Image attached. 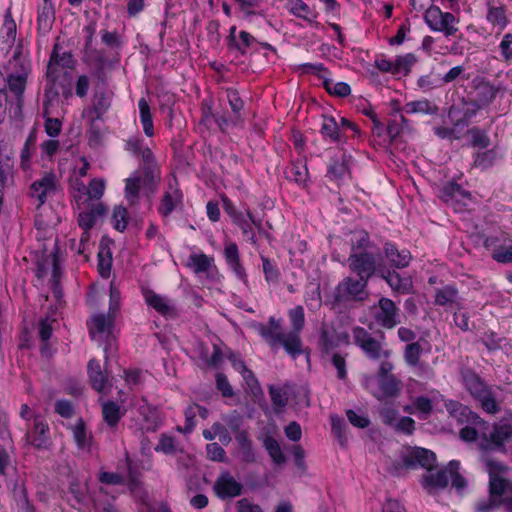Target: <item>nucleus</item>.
<instances>
[{"instance_id": "nucleus-1", "label": "nucleus", "mask_w": 512, "mask_h": 512, "mask_svg": "<svg viewBox=\"0 0 512 512\" xmlns=\"http://www.w3.org/2000/svg\"><path fill=\"white\" fill-rule=\"evenodd\" d=\"M368 280L347 276L335 287L332 297L334 304H346L351 302H363L368 298Z\"/></svg>"}, {"instance_id": "nucleus-2", "label": "nucleus", "mask_w": 512, "mask_h": 512, "mask_svg": "<svg viewBox=\"0 0 512 512\" xmlns=\"http://www.w3.org/2000/svg\"><path fill=\"white\" fill-rule=\"evenodd\" d=\"M464 384L470 395L480 404L483 411L496 414L500 407L492 390L475 373L464 375Z\"/></svg>"}, {"instance_id": "nucleus-3", "label": "nucleus", "mask_w": 512, "mask_h": 512, "mask_svg": "<svg viewBox=\"0 0 512 512\" xmlns=\"http://www.w3.org/2000/svg\"><path fill=\"white\" fill-rule=\"evenodd\" d=\"M288 316L292 330L287 333L286 353L293 359H296L303 353V343L301 331L305 325V314L302 306L297 305L288 311Z\"/></svg>"}, {"instance_id": "nucleus-4", "label": "nucleus", "mask_w": 512, "mask_h": 512, "mask_svg": "<svg viewBox=\"0 0 512 512\" xmlns=\"http://www.w3.org/2000/svg\"><path fill=\"white\" fill-rule=\"evenodd\" d=\"M353 338L355 344L362 349L369 359L378 360L390 357V351L384 349L385 336L383 333H381L377 339L374 338L365 328L358 326L353 329Z\"/></svg>"}, {"instance_id": "nucleus-5", "label": "nucleus", "mask_w": 512, "mask_h": 512, "mask_svg": "<svg viewBox=\"0 0 512 512\" xmlns=\"http://www.w3.org/2000/svg\"><path fill=\"white\" fill-rule=\"evenodd\" d=\"M424 20L434 32H442L445 36H452L457 31L458 20L450 12H443L439 7L431 5L426 9Z\"/></svg>"}, {"instance_id": "nucleus-6", "label": "nucleus", "mask_w": 512, "mask_h": 512, "mask_svg": "<svg viewBox=\"0 0 512 512\" xmlns=\"http://www.w3.org/2000/svg\"><path fill=\"white\" fill-rule=\"evenodd\" d=\"M253 327L272 350H278L280 347H283L286 351L287 333L282 331L281 319L271 316L268 319V323H255Z\"/></svg>"}, {"instance_id": "nucleus-7", "label": "nucleus", "mask_w": 512, "mask_h": 512, "mask_svg": "<svg viewBox=\"0 0 512 512\" xmlns=\"http://www.w3.org/2000/svg\"><path fill=\"white\" fill-rule=\"evenodd\" d=\"M348 265L350 270L358 277L364 278L369 281L372 275L376 272L377 258L374 251L350 253L348 257Z\"/></svg>"}, {"instance_id": "nucleus-8", "label": "nucleus", "mask_w": 512, "mask_h": 512, "mask_svg": "<svg viewBox=\"0 0 512 512\" xmlns=\"http://www.w3.org/2000/svg\"><path fill=\"white\" fill-rule=\"evenodd\" d=\"M461 414L468 417L469 423L460 430V438L466 442H473L481 436L483 438V442H485L486 432L489 428L488 422L481 419L468 408H463Z\"/></svg>"}, {"instance_id": "nucleus-9", "label": "nucleus", "mask_w": 512, "mask_h": 512, "mask_svg": "<svg viewBox=\"0 0 512 512\" xmlns=\"http://www.w3.org/2000/svg\"><path fill=\"white\" fill-rule=\"evenodd\" d=\"M374 318L383 328L392 329L400 323L399 308L391 299L381 297Z\"/></svg>"}, {"instance_id": "nucleus-10", "label": "nucleus", "mask_w": 512, "mask_h": 512, "mask_svg": "<svg viewBox=\"0 0 512 512\" xmlns=\"http://www.w3.org/2000/svg\"><path fill=\"white\" fill-rule=\"evenodd\" d=\"M57 177L53 172H46L31 185V197L37 200V207L42 206L57 189Z\"/></svg>"}, {"instance_id": "nucleus-11", "label": "nucleus", "mask_w": 512, "mask_h": 512, "mask_svg": "<svg viewBox=\"0 0 512 512\" xmlns=\"http://www.w3.org/2000/svg\"><path fill=\"white\" fill-rule=\"evenodd\" d=\"M348 342V335L339 333L336 329L328 324H322L319 335V346L323 357L333 354L334 350L341 344Z\"/></svg>"}, {"instance_id": "nucleus-12", "label": "nucleus", "mask_w": 512, "mask_h": 512, "mask_svg": "<svg viewBox=\"0 0 512 512\" xmlns=\"http://www.w3.org/2000/svg\"><path fill=\"white\" fill-rule=\"evenodd\" d=\"M403 463L407 468L420 466L427 471H432L436 465V455L431 450L414 447L404 455Z\"/></svg>"}, {"instance_id": "nucleus-13", "label": "nucleus", "mask_w": 512, "mask_h": 512, "mask_svg": "<svg viewBox=\"0 0 512 512\" xmlns=\"http://www.w3.org/2000/svg\"><path fill=\"white\" fill-rule=\"evenodd\" d=\"M374 381L373 377H368L365 380V386L370 389L374 397L381 400L389 397H396L401 390V382L393 376H384L378 379V388L371 389V384Z\"/></svg>"}, {"instance_id": "nucleus-14", "label": "nucleus", "mask_w": 512, "mask_h": 512, "mask_svg": "<svg viewBox=\"0 0 512 512\" xmlns=\"http://www.w3.org/2000/svg\"><path fill=\"white\" fill-rule=\"evenodd\" d=\"M243 486L228 471L222 472L214 483V490L220 499L234 498L242 493Z\"/></svg>"}, {"instance_id": "nucleus-15", "label": "nucleus", "mask_w": 512, "mask_h": 512, "mask_svg": "<svg viewBox=\"0 0 512 512\" xmlns=\"http://www.w3.org/2000/svg\"><path fill=\"white\" fill-rule=\"evenodd\" d=\"M182 199L183 195L178 187L177 180L175 178L170 179L158 207V212L163 217L169 216L182 203Z\"/></svg>"}, {"instance_id": "nucleus-16", "label": "nucleus", "mask_w": 512, "mask_h": 512, "mask_svg": "<svg viewBox=\"0 0 512 512\" xmlns=\"http://www.w3.org/2000/svg\"><path fill=\"white\" fill-rule=\"evenodd\" d=\"M500 88L492 85L490 82L481 78H475L472 81L471 99L479 105L486 106L496 97Z\"/></svg>"}, {"instance_id": "nucleus-17", "label": "nucleus", "mask_w": 512, "mask_h": 512, "mask_svg": "<svg viewBox=\"0 0 512 512\" xmlns=\"http://www.w3.org/2000/svg\"><path fill=\"white\" fill-rule=\"evenodd\" d=\"M115 315L111 312L107 314H95L88 323L89 334L95 341H101L109 335L114 324Z\"/></svg>"}, {"instance_id": "nucleus-18", "label": "nucleus", "mask_w": 512, "mask_h": 512, "mask_svg": "<svg viewBox=\"0 0 512 512\" xmlns=\"http://www.w3.org/2000/svg\"><path fill=\"white\" fill-rule=\"evenodd\" d=\"M489 494L503 501L507 512H512V482L503 477L489 479Z\"/></svg>"}, {"instance_id": "nucleus-19", "label": "nucleus", "mask_w": 512, "mask_h": 512, "mask_svg": "<svg viewBox=\"0 0 512 512\" xmlns=\"http://www.w3.org/2000/svg\"><path fill=\"white\" fill-rule=\"evenodd\" d=\"M512 437V424H495L489 437L486 435L485 442L480 444L483 450H493L502 448L506 441Z\"/></svg>"}, {"instance_id": "nucleus-20", "label": "nucleus", "mask_w": 512, "mask_h": 512, "mask_svg": "<svg viewBox=\"0 0 512 512\" xmlns=\"http://www.w3.org/2000/svg\"><path fill=\"white\" fill-rule=\"evenodd\" d=\"M143 297L145 303L156 310L159 314L165 317H175L176 308L174 303L160 294L155 293L150 289L143 290Z\"/></svg>"}, {"instance_id": "nucleus-21", "label": "nucleus", "mask_w": 512, "mask_h": 512, "mask_svg": "<svg viewBox=\"0 0 512 512\" xmlns=\"http://www.w3.org/2000/svg\"><path fill=\"white\" fill-rule=\"evenodd\" d=\"M26 441L34 447L46 448L49 441V426L41 416H35L31 432L25 435Z\"/></svg>"}, {"instance_id": "nucleus-22", "label": "nucleus", "mask_w": 512, "mask_h": 512, "mask_svg": "<svg viewBox=\"0 0 512 512\" xmlns=\"http://www.w3.org/2000/svg\"><path fill=\"white\" fill-rule=\"evenodd\" d=\"M10 64L14 67L19 66L20 68L19 71L11 73L7 77L9 90L18 97L21 96L25 90L29 67L18 58L11 61Z\"/></svg>"}, {"instance_id": "nucleus-23", "label": "nucleus", "mask_w": 512, "mask_h": 512, "mask_svg": "<svg viewBox=\"0 0 512 512\" xmlns=\"http://www.w3.org/2000/svg\"><path fill=\"white\" fill-rule=\"evenodd\" d=\"M224 256L227 265L233 271L235 276L244 283H247V274L245 268L241 264L237 244L234 242L227 243L224 249Z\"/></svg>"}, {"instance_id": "nucleus-24", "label": "nucleus", "mask_w": 512, "mask_h": 512, "mask_svg": "<svg viewBox=\"0 0 512 512\" xmlns=\"http://www.w3.org/2000/svg\"><path fill=\"white\" fill-rule=\"evenodd\" d=\"M384 254L389 264L398 269L409 266L412 255L409 250H399L393 243L387 242L384 245Z\"/></svg>"}, {"instance_id": "nucleus-25", "label": "nucleus", "mask_w": 512, "mask_h": 512, "mask_svg": "<svg viewBox=\"0 0 512 512\" xmlns=\"http://www.w3.org/2000/svg\"><path fill=\"white\" fill-rule=\"evenodd\" d=\"M381 277L386 281L390 288L399 294H408L413 288L410 277H402L396 271H382Z\"/></svg>"}, {"instance_id": "nucleus-26", "label": "nucleus", "mask_w": 512, "mask_h": 512, "mask_svg": "<svg viewBox=\"0 0 512 512\" xmlns=\"http://www.w3.org/2000/svg\"><path fill=\"white\" fill-rule=\"evenodd\" d=\"M449 483L448 466L435 473L428 471L423 475L422 485L429 492L432 493L436 489H444Z\"/></svg>"}, {"instance_id": "nucleus-27", "label": "nucleus", "mask_w": 512, "mask_h": 512, "mask_svg": "<svg viewBox=\"0 0 512 512\" xmlns=\"http://www.w3.org/2000/svg\"><path fill=\"white\" fill-rule=\"evenodd\" d=\"M133 174L137 175V177L141 179L143 189L150 193L156 191L157 184L160 180V172L156 165L144 166L141 171L134 172Z\"/></svg>"}, {"instance_id": "nucleus-28", "label": "nucleus", "mask_w": 512, "mask_h": 512, "mask_svg": "<svg viewBox=\"0 0 512 512\" xmlns=\"http://www.w3.org/2000/svg\"><path fill=\"white\" fill-rule=\"evenodd\" d=\"M55 20V10L51 0H43L38 9L37 25L38 30L48 32Z\"/></svg>"}, {"instance_id": "nucleus-29", "label": "nucleus", "mask_w": 512, "mask_h": 512, "mask_svg": "<svg viewBox=\"0 0 512 512\" xmlns=\"http://www.w3.org/2000/svg\"><path fill=\"white\" fill-rule=\"evenodd\" d=\"M320 132L324 139H329L332 143H339L344 140L340 126L332 116L324 115L322 117Z\"/></svg>"}, {"instance_id": "nucleus-30", "label": "nucleus", "mask_w": 512, "mask_h": 512, "mask_svg": "<svg viewBox=\"0 0 512 512\" xmlns=\"http://www.w3.org/2000/svg\"><path fill=\"white\" fill-rule=\"evenodd\" d=\"M72 62V55L67 52L60 53L59 45L55 44L47 67L48 77H54V74L56 73V67L61 66L69 68L71 67Z\"/></svg>"}, {"instance_id": "nucleus-31", "label": "nucleus", "mask_w": 512, "mask_h": 512, "mask_svg": "<svg viewBox=\"0 0 512 512\" xmlns=\"http://www.w3.org/2000/svg\"><path fill=\"white\" fill-rule=\"evenodd\" d=\"M123 415L124 412L118 403L114 401H106L102 403L103 420L111 429L117 428Z\"/></svg>"}, {"instance_id": "nucleus-32", "label": "nucleus", "mask_w": 512, "mask_h": 512, "mask_svg": "<svg viewBox=\"0 0 512 512\" xmlns=\"http://www.w3.org/2000/svg\"><path fill=\"white\" fill-rule=\"evenodd\" d=\"M241 230L243 235L247 236L248 241L253 245L257 243L256 234L252 228V225L261 227V221L255 219L250 210H246V214L240 217L234 222Z\"/></svg>"}, {"instance_id": "nucleus-33", "label": "nucleus", "mask_w": 512, "mask_h": 512, "mask_svg": "<svg viewBox=\"0 0 512 512\" xmlns=\"http://www.w3.org/2000/svg\"><path fill=\"white\" fill-rule=\"evenodd\" d=\"M458 299V291L451 285L436 290L435 303L437 305L453 308L459 305Z\"/></svg>"}, {"instance_id": "nucleus-34", "label": "nucleus", "mask_w": 512, "mask_h": 512, "mask_svg": "<svg viewBox=\"0 0 512 512\" xmlns=\"http://www.w3.org/2000/svg\"><path fill=\"white\" fill-rule=\"evenodd\" d=\"M142 417L141 428L146 431H155L159 426V415L155 408L149 404H143L138 409Z\"/></svg>"}, {"instance_id": "nucleus-35", "label": "nucleus", "mask_w": 512, "mask_h": 512, "mask_svg": "<svg viewBox=\"0 0 512 512\" xmlns=\"http://www.w3.org/2000/svg\"><path fill=\"white\" fill-rule=\"evenodd\" d=\"M88 375L91 381V385L96 391L101 392L105 389L107 378L102 372L100 363L98 361L94 359L89 361Z\"/></svg>"}, {"instance_id": "nucleus-36", "label": "nucleus", "mask_w": 512, "mask_h": 512, "mask_svg": "<svg viewBox=\"0 0 512 512\" xmlns=\"http://www.w3.org/2000/svg\"><path fill=\"white\" fill-rule=\"evenodd\" d=\"M71 429L77 447L80 450L89 451L91 446V435L87 432L83 420L78 419Z\"/></svg>"}, {"instance_id": "nucleus-37", "label": "nucleus", "mask_w": 512, "mask_h": 512, "mask_svg": "<svg viewBox=\"0 0 512 512\" xmlns=\"http://www.w3.org/2000/svg\"><path fill=\"white\" fill-rule=\"evenodd\" d=\"M487 3V15L486 19L494 26L501 28L507 24V18L505 8L503 5H494L493 0H486Z\"/></svg>"}, {"instance_id": "nucleus-38", "label": "nucleus", "mask_w": 512, "mask_h": 512, "mask_svg": "<svg viewBox=\"0 0 512 512\" xmlns=\"http://www.w3.org/2000/svg\"><path fill=\"white\" fill-rule=\"evenodd\" d=\"M154 450L165 455L183 453V448L177 442L176 438L168 434L160 435L158 444L155 446Z\"/></svg>"}, {"instance_id": "nucleus-39", "label": "nucleus", "mask_w": 512, "mask_h": 512, "mask_svg": "<svg viewBox=\"0 0 512 512\" xmlns=\"http://www.w3.org/2000/svg\"><path fill=\"white\" fill-rule=\"evenodd\" d=\"M373 248L374 245L366 231L360 230L353 233L350 253L372 252Z\"/></svg>"}, {"instance_id": "nucleus-40", "label": "nucleus", "mask_w": 512, "mask_h": 512, "mask_svg": "<svg viewBox=\"0 0 512 512\" xmlns=\"http://www.w3.org/2000/svg\"><path fill=\"white\" fill-rule=\"evenodd\" d=\"M141 179L137 175L132 174L125 180V199L129 205L134 206L138 204L140 197Z\"/></svg>"}, {"instance_id": "nucleus-41", "label": "nucleus", "mask_w": 512, "mask_h": 512, "mask_svg": "<svg viewBox=\"0 0 512 512\" xmlns=\"http://www.w3.org/2000/svg\"><path fill=\"white\" fill-rule=\"evenodd\" d=\"M91 497L96 512H118L113 505V498H108V492L104 488H99Z\"/></svg>"}, {"instance_id": "nucleus-42", "label": "nucleus", "mask_w": 512, "mask_h": 512, "mask_svg": "<svg viewBox=\"0 0 512 512\" xmlns=\"http://www.w3.org/2000/svg\"><path fill=\"white\" fill-rule=\"evenodd\" d=\"M138 108L143 131L146 136L152 137L154 135L153 119L149 104L145 98L139 99Z\"/></svg>"}, {"instance_id": "nucleus-43", "label": "nucleus", "mask_w": 512, "mask_h": 512, "mask_svg": "<svg viewBox=\"0 0 512 512\" xmlns=\"http://www.w3.org/2000/svg\"><path fill=\"white\" fill-rule=\"evenodd\" d=\"M268 390L273 410L276 413L282 412L288 403L287 391L283 387L276 385H269Z\"/></svg>"}, {"instance_id": "nucleus-44", "label": "nucleus", "mask_w": 512, "mask_h": 512, "mask_svg": "<svg viewBox=\"0 0 512 512\" xmlns=\"http://www.w3.org/2000/svg\"><path fill=\"white\" fill-rule=\"evenodd\" d=\"M110 105L111 101L108 94L104 92L96 93L89 113L93 114L92 117H95V119H101L110 108Z\"/></svg>"}, {"instance_id": "nucleus-45", "label": "nucleus", "mask_w": 512, "mask_h": 512, "mask_svg": "<svg viewBox=\"0 0 512 512\" xmlns=\"http://www.w3.org/2000/svg\"><path fill=\"white\" fill-rule=\"evenodd\" d=\"M226 96L232 111L231 114L235 116V120L240 119L244 122V117L242 113L244 108V101L239 96L238 91L233 88H228L226 90Z\"/></svg>"}, {"instance_id": "nucleus-46", "label": "nucleus", "mask_w": 512, "mask_h": 512, "mask_svg": "<svg viewBox=\"0 0 512 512\" xmlns=\"http://www.w3.org/2000/svg\"><path fill=\"white\" fill-rule=\"evenodd\" d=\"M460 462L457 460H451L448 463L449 479L451 480L452 487L458 492H462L466 486V479L459 473Z\"/></svg>"}, {"instance_id": "nucleus-47", "label": "nucleus", "mask_w": 512, "mask_h": 512, "mask_svg": "<svg viewBox=\"0 0 512 512\" xmlns=\"http://www.w3.org/2000/svg\"><path fill=\"white\" fill-rule=\"evenodd\" d=\"M323 79V86L326 91L338 97H346L351 93V88L346 82H333L332 79L327 78L324 74L321 75Z\"/></svg>"}, {"instance_id": "nucleus-48", "label": "nucleus", "mask_w": 512, "mask_h": 512, "mask_svg": "<svg viewBox=\"0 0 512 512\" xmlns=\"http://www.w3.org/2000/svg\"><path fill=\"white\" fill-rule=\"evenodd\" d=\"M211 264V259L205 254H192L189 256L187 262V266L196 274L207 272Z\"/></svg>"}, {"instance_id": "nucleus-49", "label": "nucleus", "mask_w": 512, "mask_h": 512, "mask_svg": "<svg viewBox=\"0 0 512 512\" xmlns=\"http://www.w3.org/2000/svg\"><path fill=\"white\" fill-rule=\"evenodd\" d=\"M348 174L346 157L333 158L328 168V176L333 180L343 179Z\"/></svg>"}, {"instance_id": "nucleus-50", "label": "nucleus", "mask_w": 512, "mask_h": 512, "mask_svg": "<svg viewBox=\"0 0 512 512\" xmlns=\"http://www.w3.org/2000/svg\"><path fill=\"white\" fill-rule=\"evenodd\" d=\"M263 444L272 461L276 465H282L286 462V457L284 456L280 444L278 443L277 440H275L272 437H267L265 438Z\"/></svg>"}, {"instance_id": "nucleus-51", "label": "nucleus", "mask_w": 512, "mask_h": 512, "mask_svg": "<svg viewBox=\"0 0 512 512\" xmlns=\"http://www.w3.org/2000/svg\"><path fill=\"white\" fill-rule=\"evenodd\" d=\"M0 37L6 44H12L16 38V23L13 20L10 12H7L3 25L0 29Z\"/></svg>"}, {"instance_id": "nucleus-52", "label": "nucleus", "mask_w": 512, "mask_h": 512, "mask_svg": "<svg viewBox=\"0 0 512 512\" xmlns=\"http://www.w3.org/2000/svg\"><path fill=\"white\" fill-rule=\"evenodd\" d=\"M423 348L419 342H412L406 345L404 349V360L410 367H416L420 363Z\"/></svg>"}, {"instance_id": "nucleus-53", "label": "nucleus", "mask_w": 512, "mask_h": 512, "mask_svg": "<svg viewBox=\"0 0 512 512\" xmlns=\"http://www.w3.org/2000/svg\"><path fill=\"white\" fill-rule=\"evenodd\" d=\"M404 110L407 114H434L436 106H433L427 99H421L407 103Z\"/></svg>"}, {"instance_id": "nucleus-54", "label": "nucleus", "mask_w": 512, "mask_h": 512, "mask_svg": "<svg viewBox=\"0 0 512 512\" xmlns=\"http://www.w3.org/2000/svg\"><path fill=\"white\" fill-rule=\"evenodd\" d=\"M111 223L119 232H123L126 229L129 223V214L126 207L123 205H117L114 207Z\"/></svg>"}, {"instance_id": "nucleus-55", "label": "nucleus", "mask_w": 512, "mask_h": 512, "mask_svg": "<svg viewBox=\"0 0 512 512\" xmlns=\"http://www.w3.org/2000/svg\"><path fill=\"white\" fill-rule=\"evenodd\" d=\"M288 10L292 15L307 21H313L315 18V15L303 0L291 1Z\"/></svg>"}, {"instance_id": "nucleus-56", "label": "nucleus", "mask_w": 512, "mask_h": 512, "mask_svg": "<svg viewBox=\"0 0 512 512\" xmlns=\"http://www.w3.org/2000/svg\"><path fill=\"white\" fill-rule=\"evenodd\" d=\"M287 178L301 185L304 184L308 177V170L305 164L301 162L292 163L287 171Z\"/></svg>"}, {"instance_id": "nucleus-57", "label": "nucleus", "mask_w": 512, "mask_h": 512, "mask_svg": "<svg viewBox=\"0 0 512 512\" xmlns=\"http://www.w3.org/2000/svg\"><path fill=\"white\" fill-rule=\"evenodd\" d=\"M106 183L102 178H94L90 181L87 191V201H98L105 192Z\"/></svg>"}, {"instance_id": "nucleus-58", "label": "nucleus", "mask_w": 512, "mask_h": 512, "mask_svg": "<svg viewBox=\"0 0 512 512\" xmlns=\"http://www.w3.org/2000/svg\"><path fill=\"white\" fill-rule=\"evenodd\" d=\"M263 273L265 280L268 284H278L280 272L277 266L271 262L267 257L261 256Z\"/></svg>"}, {"instance_id": "nucleus-59", "label": "nucleus", "mask_w": 512, "mask_h": 512, "mask_svg": "<svg viewBox=\"0 0 512 512\" xmlns=\"http://www.w3.org/2000/svg\"><path fill=\"white\" fill-rule=\"evenodd\" d=\"M256 42V39L250 33L243 30L239 32L238 39L231 49H235L241 54H246Z\"/></svg>"}, {"instance_id": "nucleus-60", "label": "nucleus", "mask_w": 512, "mask_h": 512, "mask_svg": "<svg viewBox=\"0 0 512 512\" xmlns=\"http://www.w3.org/2000/svg\"><path fill=\"white\" fill-rule=\"evenodd\" d=\"M485 466L489 474V479L501 477L502 474H505L509 470L504 463L490 458L485 459Z\"/></svg>"}, {"instance_id": "nucleus-61", "label": "nucleus", "mask_w": 512, "mask_h": 512, "mask_svg": "<svg viewBox=\"0 0 512 512\" xmlns=\"http://www.w3.org/2000/svg\"><path fill=\"white\" fill-rule=\"evenodd\" d=\"M414 402L418 417L423 420L427 419L433 410L431 400L425 396H419L415 398Z\"/></svg>"}, {"instance_id": "nucleus-62", "label": "nucleus", "mask_w": 512, "mask_h": 512, "mask_svg": "<svg viewBox=\"0 0 512 512\" xmlns=\"http://www.w3.org/2000/svg\"><path fill=\"white\" fill-rule=\"evenodd\" d=\"M214 121L218 125L219 129L223 132L226 131L231 126L232 127H243V125H244V122L242 120H240V119L235 120V116L232 114L231 115L217 114L216 116H214Z\"/></svg>"}, {"instance_id": "nucleus-63", "label": "nucleus", "mask_w": 512, "mask_h": 512, "mask_svg": "<svg viewBox=\"0 0 512 512\" xmlns=\"http://www.w3.org/2000/svg\"><path fill=\"white\" fill-rule=\"evenodd\" d=\"M416 58L413 54L409 53L404 56H398L394 61V74L401 72H409L411 66L415 63Z\"/></svg>"}, {"instance_id": "nucleus-64", "label": "nucleus", "mask_w": 512, "mask_h": 512, "mask_svg": "<svg viewBox=\"0 0 512 512\" xmlns=\"http://www.w3.org/2000/svg\"><path fill=\"white\" fill-rule=\"evenodd\" d=\"M499 51L501 54V58L505 62H510L512 60V34H505L500 43H499Z\"/></svg>"}]
</instances>
